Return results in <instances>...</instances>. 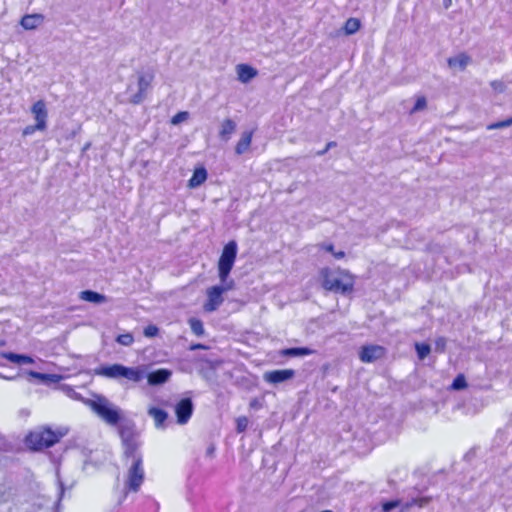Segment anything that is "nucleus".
Instances as JSON below:
<instances>
[{
    "label": "nucleus",
    "mask_w": 512,
    "mask_h": 512,
    "mask_svg": "<svg viewBox=\"0 0 512 512\" xmlns=\"http://www.w3.org/2000/svg\"><path fill=\"white\" fill-rule=\"evenodd\" d=\"M208 346L202 344V343H193L190 345L189 350L195 351V350H207Z\"/></svg>",
    "instance_id": "nucleus-41"
},
{
    "label": "nucleus",
    "mask_w": 512,
    "mask_h": 512,
    "mask_svg": "<svg viewBox=\"0 0 512 512\" xmlns=\"http://www.w3.org/2000/svg\"><path fill=\"white\" fill-rule=\"evenodd\" d=\"M88 454L85 456V460H84V467H86L88 464H92V460H93V452L94 450H88Z\"/></svg>",
    "instance_id": "nucleus-43"
},
{
    "label": "nucleus",
    "mask_w": 512,
    "mask_h": 512,
    "mask_svg": "<svg viewBox=\"0 0 512 512\" xmlns=\"http://www.w3.org/2000/svg\"><path fill=\"white\" fill-rule=\"evenodd\" d=\"M445 343H446V341H445V339H444V338H439V339L437 340V344H442V350H443V349H444V347H445Z\"/></svg>",
    "instance_id": "nucleus-46"
},
{
    "label": "nucleus",
    "mask_w": 512,
    "mask_h": 512,
    "mask_svg": "<svg viewBox=\"0 0 512 512\" xmlns=\"http://www.w3.org/2000/svg\"><path fill=\"white\" fill-rule=\"evenodd\" d=\"M223 284L224 285L211 286L207 289V300L203 306L205 312H213L217 310L224 301L223 294L234 287V282L232 280Z\"/></svg>",
    "instance_id": "nucleus-7"
},
{
    "label": "nucleus",
    "mask_w": 512,
    "mask_h": 512,
    "mask_svg": "<svg viewBox=\"0 0 512 512\" xmlns=\"http://www.w3.org/2000/svg\"><path fill=\"white\" fill-rule=\"evenodd\" d=\"M512 125V116L502 121H498L488 125L489 130L501 129Z\"/></svg>",
    "instance_id": "nucleus-34"
},
{
    "label": "nucleus",
    "mask_w": 512,
    "mask_h": 512,
    "mask_svg": "<svg viewBox=\"0 0 512 512\" xmlns=\"http://www.w3.org/2000/svg\"><path fill=\"white\" fill-rule=\"evenodd\" d=\"M143 334L148 338L156 337L159 334V328L153 324L147 325L144 328Z\"/></svg>",
    "instance_id": "nucleus-37"
},
{
    "label": "nucleus",
    "mask_w": 512,
    "mask_h": 512,
    "mask_svg": "<svg viewBox=\"0 0 512 512\" xmlns=\"http://www.w3.org/2000/svg\"><path fill=\"white\" fill-rule=\"evenodd\" d=\"M79 298L83 301L91 302V303H103L105 302L106 298L104 295L92 291V290H84L80 292Z\"/></svg>",
    "instance_id": "nucleus-25"
},
{
    "label": "nucleus",
    "mask_w": 512,
    "mask_h": 512,
    "mask_svg": "<svg viewBox=\"0 0 512 512\" xmlns=\"http://www.w3.org/2000/svg\"><path fill=\"white\" fill-rule=\"evenodd\" d=\"M470 61L471 59L466 53H460L457 56L448 58L447 64L451 68L458 67L459 69L464 70Z\"/></svg>",
    "instance_id": "nucleus-24"
},
{
    "label": "nucleus",
    "mask_w": 512,
    "mask_h": 512,
    "mask_svg": "<svg viewBox=\"0 0 512 512\" xmlns=\"http://www.w3.org/2000/svg\"><path fill=\"white\" fill-rule=\"evenodd\" d=\"M32 451H33V452H36L37 450H36V449H33Z\"/></svg>",
    "instance_id": "nucleus-51"
},
{
    "label": "nucleus",
    "mask_w": 512,
    "mask_h": 512,
    "mask_svg": "<svg viewBox=\"0 0 512 512\" xmlns=\"http://www.w3.org/2000/svg\"><path fill=\"white\" fill-rule=\"evenodd\" d=\"M44 21V16L42 14L34 13V14H25L21 20L20 25L25 30H34L38 26H40Z\"/></svg>",
    "instance_id": "nucleus-14"
},
{
    "label": "nucleus",
    "mask_w": 512,
    "mask_h": 512,
    "mask_svg": "<svg viewBox=\"0 0 512 512\" xmlns=\"http://www.w3.org/2000/svg\"><path fill=\"white\" fill-rule=\"evenodd\" d=\"M315 351L308 347H292L285 348L279 351V355L283 357H299L314 354Z\"/></svg>",
    "instance_id": "nucleus-22"
},
{
    "label": "nucleus",
    "mask_w": 512,
    "mask_h": 512,
    "mask_svg": "<svg viewBox=\"0 0 512 512\" xmlns=\"http://www.w3.org/2000/svg\"><path fill=\"white\" fill-rule=\"evenodd\" d=\"M188 323L190 325L192 332L196 336L204 335L205 330H204L203 322L200 319L193 317V318L189 319Z\"/></svg>",
    "instance_id": "nucleus-29"
},
{
    "label": "nucleus",
    "mask_w": 512,
    "mask_h": 512,
    "mask_svg": "<svg viewBox=\"0 0 512 512\" xmlns=\"http://www.w3.org/2000/svg\"><path fill=\"white\" fill-rule=\"evenodd\" d=\"M59 484H60V492H59V498H58V503H57V505H59V504H60V501H61L62 496H63V494H64V485H63V483H62L61 481H59Z\"/></svg>",
    "instance_id": "nucleus-45"
},
{
    "label": "nucleus",
    "mask_w": 512,
    "mask_h": 512,
    "mask_svg": "<svg viewBox=\"0 0 512 512\" xmlns=\"http://www.w3.org/2000/svg\"><path fill=\"white\" fill-rule=\"evenodd\" d=\"M426 108H427V100H426L425 96H418L416 98L415 104H414L413 108L411 109L410 113L413 114L418 111L425 110Z\"/></svg>",
    "instance_id": "nucleus-32"
},
{
    "label": "nucleus",
    "mask_w": 512,
    "mask_h": 512,
    "mask_svg": "<svg viewBox=\"0 0 512 512\" xmlns=\"http://www.w3.org/2000/svg\"><path fill=\"white\" fill-rule=\"evenodd\" d=\"M213 453H214V450H212V449L207 450L206 457L211 459L213 457Z\"/></svg>",
    "instance_id": "nucleus-47"
},
{
    "label": "nucleus",
    "mask_w": 512,
    "mask_h": 512,
    "mask_svg": "<svg viewBox=\"0 0 512 512\" xmlns=\"http://www.w3.org/2000/svg\"><path fill=\"white\" fill-rule=\"evenodd\" d=\"M69 433V428L63 425H40L30 430L24 442L26 448H50L59 444Z\"/></svg>",
    "instance_id": "nucleus-2"
},
{
    "label": "nucleus",
    "mask_w": 512,
    "mask_h": 512,
    "mask_svg": "<svg viewBox=\"0 0 512 512\" xmlns=\"http://www.w3.org/2000/svg\"><path fill=\"white\" fill-rule=\"evenodd\" d=\"M33 377L40 379V380H46L50 377L48 374L39 373V372H31L30 373Z\"/></svg>",
    "instance_id": "nucleus-44"
},
{
    "label": "nucleus",
    "mask_w": 512,
    "mask_h": 512,
    "mask_svg": "<svg viewBox=\"0 0 512 512\" xmlns=\"http://www.w3.org/2000/svg\"><path fill=\"white\" fill-rule=\"evenodd\" d=\"M431 501V497H413L406 502L401 501V505L399 506V512H408L412 507L418 506L423 508L427 506Z\"/></svg>",
    "instance_id": "nucleus-20"
},
{
    "label": "nucleus",
    "mask_w": 512,
    "mask_h": 512,
    "mask_svg": "<svg viewBox=\"0 0 512 512\" xmlns=\"http://www.w3.org/2000/svg\"><path fill=\"white\" fill-rule=\"evenodd\" d=\"M249 421L246 416H240L236 419V430L238 433L244 432L248 427Z\"/></svg>",
    "instance_id": "nucleus-35"
},
{
    "label": "nucleus",
    "mask_w": 512,
    "mask_h": 512,
    "mask_svg": "<svg viewBox=\"0 0 512 512\" xmlns=\"http://www.w3.org/2000/svg\"><path fill=\"white\" fill-rule=\"evenodd\" d=\"M276 450H268V452L263 456L262 462L264 466H268L269 462L271 460H274L276 457L275 452Z\"/></svg>",
    "instance_id": "nucleus-39"
},
{
    "label": "nucleus",
    "mask_w": 512,
    "mask_h": 512,
    "mask_svg": "<svg viewBox=\"0 0 512 512\" xmlns=\"http://www.w3.org/2000/svg\"><path fill=\"white\" fill-rule=\"evenodd\" d=\"M148 415L153 419L155 426L158 428L163 427L168 418L165 410L155 406L148 408Z\"/></svg>",
    "instance_id": "nucleus-21"
},
{
    "label": "nucleus",
    "mask_w": 512,
    "mask_h": 512,
    "mask_svg": "<svg viewBox=\"0 0 512 512\" xmlns=\"http://www.w3.org/2000/svg\"><path fill=\"white\" fill-rule=\"evenodd\" d=\"M468 386L465 376L463 374H458L453 380L450 389L452 390H463Z\"/></svg>",
    "instance_id": "nucleus-31"
},
{
    "label": "nucleus",
    "mask_w": 512,
    "mask_h": 512,
    "mask_svg": "<svg viewBox=\"0 0 512 512\" xmlns=\"http://www.w3.org/2000/svg\"><path fill=\"white\" fill-rule=\"evenodd\" d=\"M118 432L124 448H137L140 445V435L133 424H121Z\"/></svg>",
    "instance_id": "nucleus-8"
},
{
    "label": "nucleus",
    "mask_w": 512,
    "mask_h": 512,
    "mask_svg": "<svg viewBox=\"0 0 512 512\" xmlns=\"http://www.w3.org/2000/svg\"><path fill=\"white\" fill-rule=\"evenodd\" d=\"M295 376L293 369L272 370L264 373L263 378L270 384H279L292 379Z\"/></svg>",
    "instance_id": "nucleus-13"
},
{
    "label": "nucleus",
    "mask_w": 512,
    "mask_h": 512,
    "mask_svg": "<svg viewBox=\"0 0 512 512\" xmlns=\"http://www.w3.org/2000/svg\"><path fill=\"white\" fill-rule=\"evenodd\" d=\"M254 131L253 130H247L244 131L237 142L235 146V153L237 155H242L243 153L247 152L251 146L252 138H253Z\"/></svg>",
    "instance_id": "nucleus-18"
},
{
    "label": "nucleus",
    "mask_w": 512,
    "mask_h": 512,
    "mask_svg": "<svg viewBox=\"0 0 512 512\" xmlns=\"http://www.w3.org/2000/svg\"><path fill=\"white\" fill-rule=\"evenodd\" d=\"M238 252L236 241L226 243L218 260V276L222 283H226L233 269Z\"/></svg>",
    "instance_id": "nucleus-5"
},
{
    "label": "nucleus",
    "mask_w": 512,
    "mask_h": 512,
    "mask_svg": "<svg viewBox=\"0 0 512 512\" xmlns=\"http://www.w3.org/2000/svg\"><path fill=\"white\" fill-rule=\"evenodd\" d=\"M415 349L420 360L425 359L431 352V347L427 343H416Z\"/></svg>",
    "instance_id": "nucleus-30"
},
{
    "label": "nucleus",
    "mask_w": 512,
    "mask_h": 512,
    "mask_svg": "<svg viewBox=\"0 0 512 512\" xmlns=\"http://www.w3.org/2000/svg\"><path fill=\"white\" fill-rule=\"evenodd\" d=\"M207 177L208 173L204 166L196 167L191 178L188 180V187L196 188L201 186L207 180Z\"/></svg>",
    "instance_id": "nucleus-16"
},
{
    "label": "nucleus",
    "mask_w": 512,
    "mask_h": 512,
    "mask_svg": "<svg viewBox=\"0 0 512 512\" xmlns=\"http://www.w3.org/2000/svg\"><path fill=\"white\" fill-rule=\"evenodd\" d=\"M431 501V497H413L406 502L401 501V505L399 506V512H408L412 507L418 506L423 508L427 506Z\"/></svg>",
    "instance_id": "nucleus-19"
},
{
    "label": "nucleus",
    "mask_w": 512,
    "mask_h": 512,
    "mask_svg": "<svg viewBox=\"0 0 512 512\" xmlns=\"http://www.w3.org/2000/svg\"><path fill=\"white\" fill-rule=\"evenodd\" d=\"M496 84H497V82H496V81H493V82L491 83V85H492L493 87H496Z\"/></svg>",
    "instance_id": "nucleus-49"
},
{
    "label": "nucleus",
    "mask_w": 512,
    "mask_h": 512,
    "mask_svg": "<svg viewBox=\"0 0 512 512\" xmlns=\"http://www.w3.org/2000/svg\"><path fill=\"white\" fill-rule=\"evenodd\" d=\"M386 354V349L380 345H364L359 351V359L363 363H372L376 360L383 358Z\"/></svg>",
    "instance_id": "nucleus-9"
},
{
    "label": "nucleus",
    "mask_w": 512,
    "mask_h": 512,
    "mask_svg": "<svg viewBox=\"0 0 512 512\" xmlns=\"http://www.w3.org/2000/svg\"><path fill=\"white\" fill-rule=\"evenodd\" d=\"M97 374L111 378H124L130 382L138 383L145 377V370L141 367H126L121 364H112L102 366L97 370Z\"/></svg>",
    "instance_id": "nucleus-4"
},
{
    "label": "nucleus",
    "mask_w": 512,
    "mask_h": 512,
    "mask_svg": "<svg viewBox=\"0 0 512 512\" xmlns=\"http://www.w3.org/2000/svg\"><path fill=\"white\" fill-rule=\"evenodd\" d=\"M270 468H273V470H276V467H274V463L270 466Z\"/></svg>",
    "instance_id": "nucleus-50"
},
{
    "label": "nucleus",
    "mask_w": 512,
    "mask_h": 512,
    "mask_svg": "<svg viewBox=\"0 0 512 512\" xmlns=\"http://www.w3.org/2000/svg\"><path fill=\"white\" fill-rule=\"evenodd\" d=\"M445 1V6L446 7H449L451 5V0H444Z\"/></svg>",
    "instance_id": "nucleus-48"
},
{
    "label": "nucleus",
    "mask_w": 512,
    "mask_h": 512,
    "mask_svg": "<svg viewBox=\"0 0 512 512\" xmlns=\"http://www.w3.org/2000/svg\"><path fill=\"white\" fill-rule=\"evenodd\" d=\"M0 356L15 364H32L34 360L28 355L16 354L13 352H1Z\"/></svg>",
    "instance_id": "nucleus-23"
},
{
    "label": "nucleus",
    "mask_w": 512,
    "mask_h": 512,
    "mask_svg": "<svg viewBox=\"0 0 512 512\" xmlns=\"http://www.w3.org/2000/svg\"><path fill=\"white\" fill-rule=\"evenodd\" d=\"M36 131H39L38 128H36V124L35 125H28L26 126L23 130H22V135L25 137V136H29V135H32L34 134Z\"/></svg>",
    "instance_id": "nucleus-40"
},
{
    "label": "nucleus",
    "mask_w": 512,
    "mask_h": 512,
    "mask_svg": "<svg viewBox=\"0 0 512 512\" xmlns=\"http://www.w3.org/2000/svg\"><path fill=\"white\" fill-rule=\"evenodd\" d=\"M177 423L186 424L193 414V403L191 398H182L175 405Z\"/></svg>",
    "instance_id": "nucleus-10"
},
{
    "label": "nucleus",
    "mask_w": 512,
    "mask_h": 512,
    "mask_svg": "<svg viewBox=\"0 0 512 512\" xmlns=\"http://www.w3.org/2000/svg\"><path fill=\"white\" fill-rule=\"evenodd\" d=\"M154 79L153 73L140 74L138 76V91L131 97V103L140 104L147 95V91Z\"/></svg>",
    "instance_id": "nucleus-11"
},
{
    "label": "nucleus",
    "mask_w": 512,
    "mask_h": 512,
    "mask_svg": "<svg viewBox=\"0 0 512 512\" xmlns=\"http://www.w3.org/2000/svg\"><path fill=\"white\" fill-rule=\"evenodd\" d=\"M116 342L123 346H130L134 342V337L131 333L120 334L117 336Z\"/></svg>",
    "instance_id": "nucleus-33"
},
{
    "label": "nucleus",
    "mask_w": 512,
    "mask_h": 512,
    "mask_svg": "<svg viewBox=\"0 0 512 512\" xmlns=\"http://www.w3.org/2000/svg\"><path fill=\"white\" fill-rule=\"evenodd\" d=\"M171 371L168 369H158L147 374V380L150 385H160L169 380Z\"/></svg>",
    "instance_id": "nucleus-15"
},
{
    "label": "nucleus",
    "mask_w": 512,
    "mask_h": 512,
    "mask_svg": "<svg viewBox=\"0 0 512 512\" xmlns=\"http://www.w3.org/2000/svg\"><path fill=\"white\" fill-rule=\"evenodd\" d=\"M122 460L128 469L125 488L137 492L144 481L143 456L140 450H124Z\"/></svg>",
    "instance_id": "nucleus-3"
},
{
    "label": "nucleus",
    "mask_w": 512,
    "mask_h": 512,
    "mask_svg": "<svg viewBox=\"0 0 512 512\" xmlns=\"http://www.w3.org/2000/svg\"><path fill=\"white\" fill-rule=\"evenodd\" d=\"M336 146V142L330 141L326 144L325 148L322 151H319L318 155H324L328 150Z\"/></svg>",
    "instance_id": "nucleus-42"
},
{
    "label": "nucleus",
    "mask_w": 512,
    "mask_h": 512,
    "mask_svg": "<svg viewBox=\"0 0 512 512\" xmlns=\"http://www.w3.org/2000/svg\"><path fill=\"white\" fill-rule=\"evenodd\" d=\"M188 118V112L186 111H181V112H178L176 113L172 118H171V123L173 125H177L183 121H185L186 119Z\"/></svg>",
    "instance_id": "nucleus-38"
},
{
    "label": "nucleus",
    "mask_w": 512,
    "mask_h": 512,
    "mask_svg": "<svg viewBox=\"0 0 512 512\" xmlns=\"http://www.w3.org/2000/svg\"><path fill=\"white\" fill-rule=\"evenodd\" d=\"M361 27V22L358 18H349L346 20L343 26L344 33L346 35H352L356 33Z\"/></svg>",
    "instance_id": "nucleus-27"
},
{
    "label": "nucleus",
    "mask_w": 512,
    "mask_h": 512,
    "mask_svg": "<svg viewBox=\"0 0 512 512\" xmlns=\"http://www.w3.org/2000/svg\"><path fill=\"white\" fill-rule=\"evenodd\" d=\"M89 407L105 423L111 426L119 425L122 418L120 410L108 403L105 398L90 401Z\"/></svg>",
    "instance_id": "nucleus-6"
},
{
    "label": "nucleus",
    "mask_w": 512,
    "mask_h": 512,
    "mask_svg": "<svg viewBox=\"0 0 512 512\" xmlns=\"http://www.w3.org/2000/svg\"><path fill=\"white\" fill-rule=\"evenodd\" d=\"M401 505V500L395 499L382 503L383 512H390Z\"/></svg>",
    "instance_id": "nucleus-36"
},
{
    "label": "nucleus",
    "mask_w": 512,
    "mask_h": 512,
    "mask_svg": "<svg viewBox=\"0 0 512 512\" xmlns=\"http://www.w3.org/2000/svg\"><path fill=\"white\" fill-rule=\"evenodd\" d=\"M321 287L336 294L349 295L354 292L356 277L347 269L323 267L319 271Z\"/></svg>",
    "instance_id": "nucleus-1"
},
{
    "label": "nucleus",
    "mask_w": 512,
    "mask_h": 512,
    "mask_svg": "<svg viewBox=\"0 0 512 512\" xmlns=\"http://www.w3.org/2000/svg\"><path fill=\"white\" fill-rule=\"evenodd\" d=\"M319 248L325 252L332 254L333 257L337 260L343 259L346 256L344 251H335L334 245L332 243H322L319 245Z\"/></svg>",
    "instance_id": "nucleus-28"
},
{
    "label": "nucleus",
    "mask_w": 512,
    "mask_h": 512,
    "mask_svg": "<svg viewBox=\"0 0 512 512\" xmlns=\"http://www.w3.org/2000/svg\"><path fill=\"white\" fill-rule=\"evenodd\" d=\"M236 125L233 120L225 119L222 123L219 135L222 139H229L230 135L235 131Z\"/></svg>",
    "instance_id": "nucleus-26"
},
{
    "label": "nucleus",
    "mask_w": 512,
    "mask_h": 512,
    "mask_svg": "<svg viewBox=\"0 0 512 512\" xmlns=\"http://www.w3.org/2000/svg\"><path fill=\"white\" fill-rule=\"evenodd\" d=\"M31 113L36 121V128L39 131H44L47 127L48 112L46 104L43 100L36 101L31 107Z\"/></svg>",
    "instance_id": "nucleus-12"
},
{
    "label": "nucleus",
    "mask_w": 512,
    "mask_h": 512,
    "mask_svg": "<svg viewBox=\"0 0 512 512\" xmlns=\"http://www.w3.org/2000/svg\"><path fill=\"white\" fill-rule=\"evenodd\" d=\"M236 71L238 79L242 83H248L257 75V70L248 64H238Z\"/></svg>",
    "instance_id": "nucleus-17"
}]
</instances>
